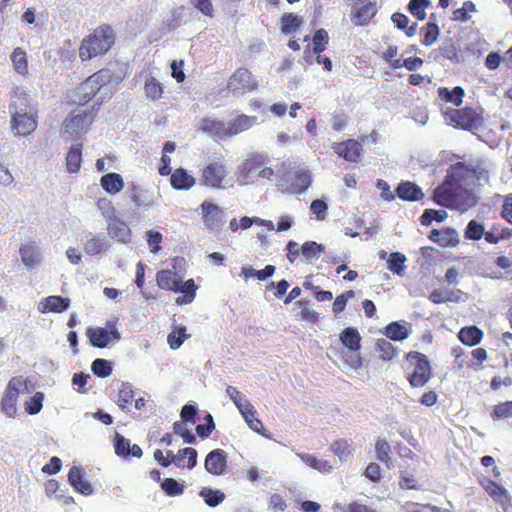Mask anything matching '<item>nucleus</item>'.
<instances>
[{
  "mask_svg": "<svg viewBox=\"0 0 512 512\" xmlns=\"http://www.w3.org/2000/svg\"><path fill=\"white\" fill-rule=\"evenodd\" d=\"M468 167L463 163H457L452 166L443 181L434 190V201L448 208H454L460 211H466L475 206L478 201L476 193L464 187L463 181Z\"/></svg>",
  "mask_w": 512,
  "mask_h": 512,
  "instance_id": "1",
  "label": "nucleus"
},
{
  "mask_svg": "<svg viewBox=\"0 0 512 512\" xmlns=\"http://www.w3.org/2000/svg\"><path fill=\"white\" fill-rule=\"evenodd\" d=\"M112 77L109 69H102L88 77L77 88V102L84 105L98 93L97 104L100 105L113 92Z\"/></svg>",
  "mask_w": 512,
  "mask_h": 512,
  "instance_id": "2",
  "label": "nucleus"
},
{
  "mask_svg": "<svg viewBox=\"0 0 512 512\" xmlns=\"http://www.w3.org/2000/svg\"><path fill=\"white\" fill-rule=\"evenodd\" d=\"M115 42V32L109 25L97 27L92 34L85 37L79 48V56L87 61L106 53Z\"/></svg>",
  "mask_w": 512,
  "mask_h": 512,
  "instance_id": "3",
  "label": "nucleus"
},
{
  "mask_svg": "<svg viewBox=\"0 0 512 512\" xmlns=\"http://www.w3.org/2000/svg\"><path fill=\"white\" fill-rule=\"evenodd\" d=\"M94 109H76L71 112L63 121V133L70 136H77L88 131L94 121Z\"/></svg>",
  "mask_w": 512,
  "mask_h": 512,
  "instance_id": "4",
  "label": "nucleus"
},
{
  "mask_svg": "<svg viewBox=\"0 0 512 512\" xmlns=\"http://www.w3.org/2000/svg\"><path fill=\"white\" fill-rule=\"evenodd\" d=\"M11 129L15 136H27L37 128V116L21 106H11Z\"/></svg>",
  "mask_w": 512,
  "mask_h": 512,
  "instance_id": "5",
  "label": "nucleus"
},
{
  "mask_svg": "<svg viewBox=\"0 0 512 512\" xmlns=\"http://www.w3.org/2000/svg\"><path fill=\"white\" fill-rule=\"evenodd\" d=\"M311 183L309 170L301 167L283 173L279 186L283 191L300 194L308 189Z\"/></svg>",
  "mask_w": 512,
  "mask_h": 512,
  "instance_id": "6",
  "label": "nucleus"
},
{
  "mask_svg": "<svg viewBox=\"0 0 512 512\" xmlns=\"http://www.w3.org/2000/svg\"><path fill=\"white\" fill-rule=\"evenodd\" d=\"M407 364L413 367L408 380L413 387H422L430 379L431 368L426 356L420 352H410L407 355Z\"/></svg>",
  "mask_w": 512,
  "mask_h": 512,
  "instance_id": "7",
  "label": "nucleus"
},
{
  "mask_svg": "<svg viewBox=\"0 0 512 512\" xmlns=\"http://www.w3.org/2000/svg\"><path fill=\"white\" fill-rule=\"evenodd\" d=\"M258 82L252 73L246 68H238L229 78L227 89L236 97L243 96L255 90Z\"/></svg>",
  "mask_w": 512,
  "mask_h": 512,
  "instance_id": "8",
  "label": "nucleus"
},
{
  "mask_svg": "<svg viewBox=\"0 0 512 512\" xmlns=\"http://www.w3.org/2000/svg\"><path fill=\"white\" fill-rule=\"evenodd\" d=\"M86 336L90 344L96 348H105L111 341L120 340L121 335L114 321H108L105 327H89Z\"/></svg>",
  "mask_w": 512,
  "mask_h": 512,
  "instance_id": "9",
  "label": "nucleus"
},
{
  "mask_svg": "<svg viewBox=\"0 0 512 512\" xmlns=\"http://www.w3.org/2000/svg\"><path fill=\"white\" fill-rule=\"evenodd\" d=\"M228 173L229 172L223 162L212 161L203 167L201 183L209 188L222 189L225 187Z\"/></svg>",
  "mask_w": 512,
  "mask_h": 512,
  "instance_id": "10",
  "label": "nucleus"
},
{
  "mask_svg": "<svg viewBox=\"0 0 512 512\" xmlns=\"http://www.w3.org/2000/svg\"><path fill=\"white\" fill-rule=\"evenodd\" d=\"M26 389V380L22 377H14L8 382L1 401V409L5 415L8 417H14L17 411L16 404L18 396Z\"/></svg>",
  "mask_w": 512,
  "mask_h": 512,
  "instance_id": "11",
  "label": "nucleus"
},
{
  "mask_svg": "<svg viewBox=\"0 0 512 512\" xmlns=\"http://www.w3.org/2000/svg\"><path fill=\"white\" fill-rule=\"evenodd\" d=\"M341 343L348 348L350 355H345V360L353 369L361 366L362 361L360 355L357 353L360 349L361 336L358 330L354 327H347L340 333Z\"/></svg>",
  "mask_w": 512,
  "mask_h": 512,
  "instance_id": "12",
  "label": "nucleus"
},
{
  "mask_svg": "<svg viewBox=\"0 0 512 512\" xmlns=\"http://www.w3.org/2000/svg\"><path fill=\"white\" fill-rule=\"evenodd\" d=\"M267 164V156L263 154H251L237 167L239 181L247 183L258 177L260 169Z\"/></svg>",
  "mask_w": 512,
  "mask_h": 512,
  "instance_id": "13",
  "label": "nucleus"
},
{
  "mask_svg": "<svg viewBox=\"0 0 512 512\" xmlns=\"http://www.w3.org/2000/svg\"><path fill=\"white\" fill-rule=\"evenodd\" d=\"M202 221L209 232H218L224 224V211L217 204L205 200L200 205Z\"/></svg>",
  "mask_w": 512,
  "mask_h": 512,
  "instance_id": "14",
  "label": "nucleus"
},
{
  "mask_svg": "<svg viewBox=\"0 0 512 512\" xmlns=\"http://www.w3.org/2000/svg\"><path fill=\"white\" fill-rule=\"evenodd\" d=\"M128 193L131 201L137 208L148 209L152 207L158 199V194L155 193L154 190L142 188L135 182L129 183Z\"/></svg>",
  "mask_w": 512,
  "mask_h": 512,
  "instance_id": "15",
  "label": "nucleus"
},
{
  "mask_svg": "<svg viewBox=\"0 0 512 512\" xmlns=\"http://www.w3.org/2000/svg\"><path fill=\"white\" fill-rule=\"evenodd\" d=\"M451 119L456 126L469 131L478 129L482 122L477 112L469 107L456 110Z\"/></svg>",
  "mask_w": 512,
  "mask_h": 512,
  "instance_id": "16",
  "label": "nucleus"
},
{
  "mask_svg": "<svg viewBox=\"0 0 512 512\" xmlns=\"http://www.w3.org/2000/svg\"><path fill=\"white\" fill-rule=\"evenodd\" d=\"M227 468V453L222 449H214L205 458V469L213 475H222Z\"/></svg>",
  "mask_w": 512,
  "mask_h": 512,
  "instance_id": "17",
  "label": "nucleus"
},
{
  "mask_svg": "<svg viewBox=\"0 0 512 512\" xmlns=\"http://www.w3.org/2000/svg\"><path fill=\"white\" fill-rule=\"evenodd\" d=\"M484 488L488 495L502 507L504 512H510L512 509L511 496L504 487L494 481L488 480Z\"/></svg>",
  "mask_w": 512,
  "mask_h": 512,
  "instance_id": "18",
  "label": "nucleus"
},
{
  "mask_svg": "<svg viewBox=\"0 0 512 512\" xmlns=\"http://www.w3.org/2000/svg\"><path fill=\"white\" fill-rule=\"evenodd\" d=\"M199 129L214 139L228 138L227 122L219 121L211 117L201 119Z\"/></svg>",
  "mask_w": 512,
  "mask_h": 512,
  "instance_id": "19",
  "label": "nucleus"
},
{
  "mask_svg": "<svg viewBox=\"0 0 512 512\" xmlns=\"http://www.w3.org/2000/svg\"><path fill=\"white\" fill-rule=\"evenodd\" d=\"M334 152L350 162H357L362 152V145L353 139L333 146Z\"/></svg>",
  "mask_w": 512,
  "mask_h": 512,
  "instance_id": "20",
  "label": "nucleus"
},
{
  "mask_svg": "<svg viewBox=\"0 0 512 512\" xmlns=\"http://www.w3.org/2000/svg\"><path fill=\"white\" fill-rule=\"evenodd\" d=\"M168 455L172 457V463L178 468L187 467L193 469L197 464V451L194 448L180 449L177 454H173L172 451H168Z\"/></svg>",
  "mask_w": 512,
  "mask_h": 512,
  "instance_id": "21",
  "label": "nucleus"
},
{
  "mask_svg": "<svg viewBox=\"0 0 512 512\" xmlns=\"http://www.w3.org/2000/svg\"><path fill=\"white\" fill-rule=\"evenodd\" d=\"M21 260L28 270L35 268L41 259L38 246L34 242L23 244L19 250Z\"/></svg>",
  "mask_w": 512,
  "mask_h": 512,
  "instance_id": "22",
  "label": "nucleus"
},
{
  "mask_svg": "<svg viewBox=\"0 0 512 512\" xmlns=\"http://www.w3.org/2000/svg\"><path fill=\"white\" fill-rule=\"evenodd\" d=\"M257 122L256 116L239 115L234 120L227 122L228 138L236 136L251 127Z\"/></svg>",
  "mask_w": 512,
  "mask_h": 512,
  "instance_id": "23",
  "label": "nucleus"
},
{
  "mask_svg": "<svg viewBox=\"0 0 512 512\" xmlns=\"http://www.w3.org/2000/svg\"><path fill=\"white\" fill-rule=\"evenodd\" d=\"M68 481L70 485L79 493L88 496L93 493L91 484L83 478L81 468L73 466L68 473Z\"/></svg>",
  "mask_w": 512,
  "mask_h": 512,
  "instance_id": "24",
  "label": "nucleus"
},
{
  "mask_svg": "<svg viewBox=\"0 0 512 512\" xmlns=\"http://www.w3.org/2000/svg\"><path fill=\"white\" fill-rule=\"evenodd\" d=\"M70 299L62 296H48L44 298L39 304V311L42 313L47 312H63L69 308Z\"/></svg>",
  "mask_w": 512,
  "mask_h": 512,
  "instance_id": "25",
  "label": "nucleus"
},
{
  "mask_svg": "<svg viewBox=\"0 0 512 512\" xmlns=\"http://www.w3.org/2000/svg\"><path fill=\"white\" fill-rule=\"evenodd\" d=\"M396 195L404 201H418L424 197L422 189L410 181L399 183L396 188Z\"/></svg>",
  "mask_w": 512,
  "mask_h": 512,
  "instance_id": "26",
  "label": "nucleus"
},
{
  "mask_svg": "<svg viewBox=\"0 0 512 512\" xmlns=\"http://www.w3.org/2000/svg\"><path fill=\"white\" fill-rule=\"evenodd\" d=\"M430 239L444 247H455L459 244V234L452 228L443 230L433 229L430 234Z\"/></svg>",
  "mask_w": 512,
  "mask_h": 512,
  "instance_id": "27",
  "label": "nucleus"
},
{
  "mask_svg": "<svg viewBox=\"0 0 512 512\" xmlns=\"http://www.w3.org/2000/svg\"><path fill=\"white\" fill-rule=\"evenodd\" d=\"M376 12V4L369 1L367 4L360 8L353 7L351 13V21L357 26L365 25L376 14Z\"/></svg>",
  "mask_w": 512,
  "mask_h": 512,
  "instance_id": "28",
  "label": "nucleus"
},
{
  "mask_svg": "<svg viewBox=\"0 0 512 512\" xmlns=\"http://www.w3.org/2000/svg\"><path fill=\"white\" fill-rule=\"evenodd\" d=\"M171 185L177 190H188L195 185V178L186 169L177 168L171 175Z\"/></svg>",
  "mask_w": 512,
  "mask_h": 512,
  "instance_id": "29",
  "label": "nucleus"
},
{
  "mask_svg": "<svg viewBox=\"0 0 512 512\" xmlns=\"http://www.w3.org/2000/svg\"><path fill=\"white\" fill-rule=\"evenodd\" d=\"M110 246L109 240L105 235L99 234L87 239L84 243V251L90 256L105 252Z\"/></svg>",
  "mask_w": 512,
  "mask_h": 512,
  "instance_id": "30",
  "label": "nucleus"
},
{
  "mask_svg": "<svg viewBox=\"0 0 512 512\" xmlns=\"http://www.w3.org/2000/svg\"><path fill=\"white\" fill-rule=\"evenodd\" d=\"M493 167V164L490 162L485 160L478 161L474 168H468V172L465 174V179L472 176L477 180L479 185L487 184L489 183V172Z\"/></svg>",
  "mask_w": 512,
  "mask_h": 512,
  "instance_id": "31",
  "label": "nucleus"
},
{
  "mask_svg": "<svg viewBox=\"0 0 512 512\" xmlns=\"http://www.w3.org/2000/svg\"><path fill=\"white\" fill-rule=\"evenodd\" d=\"M181 276L171 270H161L156 275V281L161 289L176 291Z\"/></svg>",
  "mask_w": 512,
  "mask_h": 512,
  "instance_id": "32",
  "label": "nucleus"
},
{
  "mask_svg": "<svg viewBox=\"0 0 512 512\" xmlns=\"http://www.w3.org/2000/svg\"><path fill=\"white\" fill-rule=\"evenodd\" d=\"M102 188L109 194H117L124 187V181L120 174L111 172L103 175L100 179Z\"/></svg>",
  "mask_w": 512,
  "mask_h": 512,
  "instance_id": "33",
  "label": "nucleus"
},
{
  "mask_svg": "<svg viewBox=\"0 0 512 512\" xmlns=\"http://www.w3.org/2000/svg\"><path fill=\"white\" fill-rule=\"evenodd\" d=\"M462 297V291L451 290V289H434L429 299L435 304H441L445 302H458Z\"/></svg>",
  "mask_w": 512,
  "mask_h": 512,
  "instance_id": "34",
  "label": "nucleus"
},
{
  "mask_svg": "<svg viewBox=\"0 0 512 512\" xmlns=\"http://www.w3.org/2000/svg\"><path fill=\"white\" fill-rule=\"evenodd\" d=\"M108 231L112 238L121 243H128L131 239V231L128 225L120 220H115L108 225Z\"/></svg>",
  "mask_w": 512,
  "mask_h": 512,
  "instance_id": "35",
  "label": "nucleus"
},
{
  "mask_svg": "<svg viewBox=\"0 0 512 512\" xmlns=\"http://www.w3.org/2000/svg\"><path fill=\"white\" fill-rule=\"evenodd\" d=\"M82 162V144L76 143L73 145L66 156V166L70 173L79 171Z\"/></svg>",
  "mask_w": 512,
  "mask_h": 512,
  "instance_id": "36",
  "label": "nucleus"
},
{
  "mask_svg": "<svg viewBox=\"0 0 512 512\" xmlns=\"http://www.w3.org/2000/svg\"><path fill=\"white\" fill-rule=\"evenodd\" d=\"M297 456L308 466L319 471L320 473H330L333 470L331 463L324 459H318L314 455L297 453Z\"/></svg>",
  "mask_w": 512,
  "mask_h": 512,
  "instance_id": "37",
  "label": "nucleus"
},
{
  "mask_svg": "<svg viewBox=\"0 0 512 512\" xmlns=\"http://www.w3.org/2000/svg\"><path fill=\"white\" fill-rule=\"evenodd\" d=\"M459 340L468 346H474L480 343L483 332L476 326L464 327L459 331Z\"/></svg>",
  "mask_w": 512,
  "mask_h": 512,
  "instance_id": "38",
  "label": "nucleus"
},
{
  "mask_svg": "<svg viewBox=\"0 0 512 512\" xmlns=\"http://www.w3.org/2000/svg\"><path fill=\"white\" fill-rule=\"evenodd\" d=\"M199 495L204 499L205 503L210 507H216L225 499V495L219 489L204 487Z\"/></svg>",
  "mask_w": 512,
  "mask_h": 512,
  "instance_id": "39",
  "label": "nucleus"
},
{
  "mask_svg": "<svg viewBox=\"0 0 512 512\" xmlns=\"http://www.w3.org/2000/svg\"><path fill=\"white\" fill-rule=\"evenodd\" d=\"M407 261V258L404 254L400 252H393L390 254L389 258L387 259V265L388 269L397 274L398 276H403L405 273V262Z\"/></svg>",
  "mask_w": 512,
  "mask_h": 512,
  "instance_id": "40",
  "label": "nucleus"
},
{
  "mask_svg": "<svg viewBox=\"0 0 512 512\" xmlns=\"http://www.w3.org/2000/svg\"><path fill=\"white\" fill-rule=\"evenodd\" d=\"M438 93L441 99L456 106H459L462 103V99L464 97V90L459 86L454 87L452 90H449L448 88H440Z\"/></svg>",
  "mask_w": 512,
  "mask_h": 512,
  "instance_id": "41",
  "label": "nucleus"
},
{
  "mask_svg": "<svg viewBox=\"0 0 512 512\" xmlns=\"http://www.w3.org/2000/svg\"><path fill=\"white\" fill-rule=\"evenodd\" d=\"M385 335L391 340L402 341L409 336V331L399 322H392L386 326Z\"/></svg>",
  "mask_w": 512,
  "mask_h": 512,
  "instance_id": "42",
  "label": "nucleus"
},
{
  "mask_svg": "<svg viewBox=\"0 0 512 512\" xmlns=\"http://www.w3.org/2000/svg\"><path fill=\"white\" fill-rule=\"evenodd\" d=\"M144 90L146 97L152 101L158 100L163 94V88L160 82L154 77H148L145 81Z\"/></svg>",
  "mask_w": 512,
  "mask_h": 512,
  "instance_id": "43",
  "label": "nucleus"
},
{
  "mask_svg": "<svg viewBox=\"0 0 512 512\" xmlns=\"http://www.w3.org/2000/svg\"><path fill=\"white\" fill-rule=\"evenodd\" d=\"M11 60L14 65L15 70L21 74L24 75L28 71V63H27V55L24 50L21 48H16L12 55Z\"/></svg>",
  "mask_w": 512,
  "mask_h": 512,
  "instance_id": "44",
  "label": "nucleus"
},
{
  "mask_svg": "<svg viewBox=\"0 0 512 512\" xmlns=\"http://www.w3.org/2000/svg\"><path fill=\"white\" fill-rule=\"evenodd\" d=\"M134 398V391L133 387L130 383H122L121 387L118 391V399L117 404L122 409L125 410L128 406V404L131 403V401Z\"/></svg>",
  "mask_w": 512,
  "mask_h": 512,
  "instance_id": "45",
  "label": "nucleus"
},
{
  "mask_svg": "<svg viewBox=\"0 0 512 512\" xmlns=\"http://www.w3.org/2000/svg\"><path fill=\"white\" fill-rule=\"evenodd\" d=\"M375 451H376L377 459L380 462L384 463L388 468H390L391 447H390L389 443L384 439L378 440L375 444Z\"/></svg>",
  "mask_w": 512,
  "mask_h": 512,
  "instance_id": "46",
  "label": "nucleus"
},
{
  "mask_svg": "<svg viewBox=\"0 0 512 512\" xmlns=\"http://www.w3.org/2000/svg\"><path fill=\"white\" fill-rule=\"evenodd\" d=\"M375 349L379 353V357L384 361L391 360L396 353L393 345L384 338L376 341Z\"/></svg>",
  "mask_w": 512,
  "mask_h": 512,
  "instance_id": "47",
  "label": "nucleus"
},
{
  "mask_svg": "<svg viewBox=\"0 0 512 512\" xmlns=\"http://www.w3.org/2000/svg\"><path fill=\"white\" fill-rule=\"evenodd\" d=\"M91 370L96 376L106 378L112 373V365L110 361L98 358L92 362Z\"/></svg>",
  "mask_w": 512,
  "mask_h": 512,
  "instance_id": "48",
  "label": "nucleus"
},
{
  "mask_svg": "<svg viewBox=\"0 0 512 512\" xmlns=\"http://www.w3.org/2000/svg\"><path fill=\"white\" fill-rule=\"evenodd\" d=\"M282 27L281 30L284 34H291L296 31V29L300 26L301 20L300 18L293 13H285L281 17Z\"/></svg>",
  "mask_w": 512,
  "mask_h": 512,
  "instance_id": "49",
  "label": "nucleus"
},
{
  "mask_svg": "<svg viewBox=\"0 0 512 512\" xmlns=\"http://www.w3.org/2000/svg\"><path fill=\"white\" fill-rule=\"evenodd\" d=\"M324 251V246L315 241H307L301 247L302 255L307 259H317Z\"/></svg>",
  "mask_w": 512,
  "mask_h": 512,
  "instance_id": "50",
  "label": "nucleus"
},
{
  "mask_svg": "<svg viewBox=\"0 0 512 512\" xmlns=\"http://www.w3.org/2000/svg\"><path fill=\"white\" fill-rule=\"evenodd\" d=\"M484 225L477 222L476 220H471L468 222L465 228V238L468 240L477 241L480 240L484 235Z\"/></svg>",
  "mask_w": 512,
  "mask_h": 512,
  "instance_id": "51",
  "label": "nucleus"
},
{
  "mask_svg": "<svg viewBox=\"0 0 512 512\" xmlns=\"http://www.w3.org/2000/svg\"><path fill=\"white\" fill-rule=\"evenodd\" d=\"M332 452L339 457L340 462H347L351 454V445L343 439L337 440L331 445Z\"/></svg>",
  "mask_w": 512,
  "mask_h": 512,
  "instance_id": "52",
  "label": "nucleus"
},
{
  "mask_svg": "<svg viewBox=\"0 0 512 512\" xmlns=\"http://www.w3.org/2000/svg\"><path fill=\"white\" fill-rule=\"evenodd\" d=\"M431 4L430 0H410L408 9L410 13L418 20L422 21L426 18L425 9Z\"/></svg>",
  "mask_w": 512,
  "mask_h": 512,
  "instance_id": "53",
  "label": "nucleus"
},
{
  "mask_svg": "<svg viewBox=\"0 0 512 512\" xmlns=\"http://www.w3.org/2000/svg\"><path fill=\"white\" fill-rule=\"evenodd\" d=\"M448 214L445 210L426 209L421 216V224L428 226L432 221L443 222Z\"/></svg>",
  "mask_w": 512,
  "mask_h": 512,
  "instance_id": "54",
  "label": "nucleus"
},
{
  "mask_svg": "<svg viewBox=\"0 0 512 512\" xmlns=\"http://www.w3.org/2000/svg\"><path fill=\"white\" fill-rule=\"evenodd\" d=\"M329 41L328 33L325 29L320 28L316 30L313 36V53L320 54L326 49V45Z\"/></svg>",
  "mask_w": 512,
  "mask_h": 512,
  "instance_id": "55",
  "label": "nucleus"
},
{
  "mask_svg": "<svg viewBox=\"0 0 512 512\" xmlns=\"http://www.w3.org/2000/svg\"><path fill=\"white\" fill-rule=\"evenodd\" d=\"M161 488L169 496L181 495L184 491V487L174 478L164 479V481L161 483Z\"/></svg>",
  "mask_w": 512,
  "mask_h": 512,
  "instance_id": "56",
  "label": "nucleus"
},
{
  "mask_svg": "<svg viewBox=\"0 0 512 512\" xmlns=\"http://www.w3.org/2000/svg\"><path fill=\"white\" fill-rule=\"evenodd\" d=\"M44 394L42 392H36L28 401H26V411L35 415L39 413L43 407Z\"/></svg>",
  "mask_w": 512,
  "mask_h": 512,
  "instance_id": "57",
  "label": "nucleus"
},
{
  "mask_svg": "<svg viewBox=\"0 0 512 512\" xmlns=\"http://www.w3.org/2000/svg\"><path fill=\"white\" fill-rule=\"evenodd\" d=\"M441 57L451 61L458 62V49L452 40L445 41L440 47Z\"/></svg>",
  "mask_w": 512,
  "mask_h": 512,
  "instance_id": "58",
  "label": "nucleus"
},
{
  "mask_svg": "<svg viewBox=\"0 0 512 512\" xmlns=\"http://www.w3.org/2000/svg\"><path fill=\"white\" fill-rule=\"evenodd\" d=\"M439 34L440 30L436 23H427L425 26V34L422 43L425 46H431L437 41Z\"/></svg>",
  "mask_w": 512,
  "mask_h": 512,
  "instance_id": "59",
  "label": "nucleus"
},
{
  "mask_svg": "<svg viewBox=\"0 0 512 512\" xmlns=\"http://www.w3.org/2000/svg\"><path fill=\"white\" fill-rule=\"evenodd\" d=\"M173 431L175 434L180 435L185 443L194 444L196 442L195 435L191 433L182 421H176L173 424Z\"/></svg>",
  "mask_w": 512,
  "mask_h": 512,
  "instance_id": "60",
  "label": "nucleus"
},
{
  "mask_svg": "<svg viewBox=\"0 0 512 512\" xmlns=\"http://www.w3.org/2000/svg\"><path fill=\"white\" fill-rule=\"evenodd\" d=\"M493 419L512 417V401H506L496 405L491 413Z\"/></svg>",
  "mask_w": 512,
  "mask_h": 512,
  "instance_id": "61",
  "label": "nucleus"
},
{
  "mask_svg": "<svg viewBox=\"0 0 512 512\" xmlns=\"http://www.w3.org/2000/svg\"><path fill=\"white\" fill-rule=\"evenodd\" d=\"M131 446L130 440L126 439L124 436L120 434H116L114 439V448L115 453L118 456L128 457L129 456V449Z\"/></svg>",
  "mask_w": 512,
  "mask_h": 512,
  "instance_id": "62",
  "label": "nucleus"
},
{
  "mask_svg": "<svg viewBox=\"0 0 512 512\" xmlns=\"http://www.w3.org/2000/svg\"><path fill=\"white\" fill-rule=\"evenodd\" d=\"M187 338L185 328H180L178 331H173L168 335V343L171 349H178Z\"/></svg>",
  "mask_w": 512,
  "mask_h": 512,
  "instance_id": "63",
  "label": "nucleus"
},
{
  "mask_svg": "<svg viewBox=\"0 0 512 512\" xmlns=\"http://www.w3.org/2000/svg\"><path fill=\"white\" fill-rule=\"evenodd\" d=\"M327 209V204L321 199L313 200L310 205L311 212L316 215L318 220H323L326 217Z\"/></svg>",
  "mask_w": 512,
  "mask_h": 512,
  "instance_id": "64",
  "label": "nucleus"
}]
</instances>
